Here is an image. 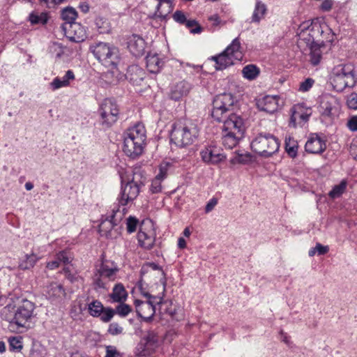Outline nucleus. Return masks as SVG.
Returning a JSON list of instances; mask_svg holds the SVG:
<instances>
[{
  "label": "nucleus",
  "instance_id": "obj_45",
  "mask_svg": "<svg viewBox=\"0 0 357 357\" xmlns=\"http://www.w3.org/2000/svg\"><path fill=\"white\" fill-rule=\"evenodd\" d=\"M252 159V155L250 153H236V155L231 160L232 163H243L245 164Z\"/></svg>",
  "mask_w": 357,
  "mask_h": 357
},
{
  "label": "nucleus",
  "instance_id": "obj_19",
  "mask_svg": "<svg viewBox=\"0 0 357 357\" xmlns=\"http://www.w3.org/2000/svg\"><path fill=\"white\" fill-rule=\"evenodd\" d=\"M191 89L190 84L185 81H181L174 85L169 93L170 98L174 100H178L186 96Z\"/></svg>",
  "mask_w": 357,
  "mask_h": 357
},
{
  "label": "nucleus",
  "instance_id": "obj_14",
  "mask_svg": "<svg viewBox=\"0 0 357 357\" xmlns=\"http://www.w3.org/2000/svg\"><path fill=\"white\" fill-rule=\"evenodd\" d=\"M305 151L313 154H320L326 149V140L323 139L317 134H311L305 143Z\"/></svg>",
  "mask_w": 357,
  "mask_h": 357
},
{
  "label": "nucleus",
  "instance_id": "obj_6",
  "mask_svg": "<svg viewBox=\"0 0 357 357\" xmlns=\"http://www.w3.org/2000/svg\"><path fill=\"white\" fill-rule=\"evenodd\" d=\"M121 178V190L119 202L122 206H126L137 197L140 188L144 185L146 178L142 176V172L137 171L133 173L132 179L126 180L122 175Z\"/></svg>",
  "mask_w": 357,
  "mask_h": 357
},
{
  "label": "nucleus",
  "instance_id": "obj_30",
  "mask_svg": "<svg viewBox=\"0 0 357 357\" xmlns=\"http://www.w3.org/2000/svg\"><path fill=\"white\" fill-rule=\"evenodd\" d=\"M47 294L50 298H60L64 297L66 293L62 284L53 282L47 287Z\"/></svg>",
  "mask_w": 357,
  "mask_h": 357
},
{
  "label": "nucleus",
  "instance_id": "obj_25",
  "mask_svg": "<svg viewBox=\"0 0 357 357\" xmlns=\"http://www.w3.org/2000/svg\"><path fill=\"white\" fill-rule=\"evenodd\" d=\"M159 3L157 6V10L154 13L155 17L164 20L173 9L172 3L173 0H158Z\"/></svg>",
  "mask_w": 357,
  "mask_h": 357
},
{
  "label": "nucleus",
  "instance_id": "obj_17",
  "mask_svg": "<svg viewBox=\"0 0 357 357\" xmlns=\"http://www.w3.org/2000/svg\"><path fill=\"white\" fill-rule=\"evenodd\" d=\"M128 47L134 56H140L145 52L146 43L142 37L134 34L128 38Z\"/></svg>",
  "mask_w": 357,
  "mask_h": 357
},
{
  "label": "nucleus",
  "instance_id": "obj_10",
  "mask_svg": "<svg viewBox=\"0 0 357 357\" xmlns=\"http://www.w3.org/2000/svg\"><path fill=\"white\" fill-rule=\"evenodd\" d=\"M242 58L241 43L238 38H236L224 52L217 56H212L211 60L215 62V69L220 70L233 65L234 60L241 61Z\"/></svg>",
  "mask_w": 357,
  "mask_h": 357
},
{
  "label": "nucleus",
  "instance_id": "obj_21",
  "mask_svg": "<svg viewBox=\"0 0 357 357\" xmlns=\"http://www.w3.org/2000/svg\"><path fill=\"white\" fill-rule=\"evenodd\" d=\"M337 102L332 96H325L322 98L321 107L322 114L327 116L334 115L337 112Z\"/></svg>",
  "mask_w": 357,
  "mask_h": 357
},
{
  "label": "nucleus",
  "instance_id": "obj_32",
  "mask_svg": "<svg viewBox=\"0 0 357 357\" xmlns=\"http://www.w3.org/2000/svg\"><path fill=\"white\" fill-rule=\"evenodd\" d=\"M143 70L137 66H132L129 68L127 78L132 82L133 84H137L140 81L143 80L144 77Z\"/></svg>",
  "mask_w": 357,
  "mask_h": 357
},
{
  "label": "nucleus",
  "instance_id": "obj_52",
  "mask_svg": "<svg viewBox=\"0 0 357 357\" xmlns=\"http://www.w3.org/2000/svg\"><path fill=\"white\" fill-rule=\"evenodd\" d=\"M29 2H33V0H27ZM66 0H38L42 4L46 6L49 8H54L56 6L63 3Z\"/></svg>",
  "mask_w": 357,
  "mask_h": 357
},
{
  "label": "nucleus",
  "instance_id": "obj_54",
  "mask_svg": "<svg viewBox=\"0 0 357 357\" xmlns=\"http://www.w3.org/2000/svg\"><path fill=\"white\" fill-rule=\"evenodd\" d=\"M173 19L178 23L181 24H185L188 21L186 16L184 13L181 10H176L173 14Z\"/></svg>",
  "mask_w": 357,
  "mask_h": 357
},
{
  "label": "nucleus",
  "instance_id": "obj_59",
  "mask_svg": "<svg viewBox=\"0 0 357 357\" xmlns=\"http://www.w3.org/2000/svg\"><path fill=\"white\" fill-rule=\"evenodd\" d=\"M56 257L60 263L62 262L64 264H67L70 261L67 252H60L59 254H57Z\"/></svg>",
  "mask_w": 357,
  "mask_h": 357
},
{
  "label": "nucleus",
  "instance_id": "obj_42",
  "mask_svg": "<svg viewBox=\"0 0 357 357\" xmlns=\"http://www.w3.org/2000/svg\"><path fill=\"white\" fill-rule=\"evenodd\" d=\"M9 349L12 351L20 352L23 348L22 337H10L8 339Z\"/></svg>",
  "mask_w": 357,
  "mask_h": 357
},
{
  "label": "nucleus",
  "instance_id": "obj_4",
  "mask_svg": "<svg viewBox=\"0 0 357 357\" xmlns=\"http://www.w3.org/2000/svg\"><path fill=\"white\" fill-rule=\"evenodd\" d=\"M146 140V130L142 124L137 123L130 128L125 137L123 151L130 158H135L142 152Z\"/></svg>",
  "mask_w": 357,
  "mask_h": 357
},
{
  "label": "nucleus",
  "instance_id": "obj_43",
  "mask_svg": "<svg viewBox=\"0 0 357 357\" xmlns=\"http://www.w3.org/2000/svg\"><path fill=\"white\" fill-rule=\"evenodd\" d=\"M285 149L287 153L291 157L295 158L297 155L298 145L297 142L291 138L285 140Z\"/></svg>",
  "mask_w": 357,
  "mask_h": 357
},
{
  "label": "nucleus",
  "instance_id": "obj_28",
  "mask_svg": "<svg viewBox=\"0 0 357 357\" xmlns=\"http://www.w3.org/2000/svg\"><path fill=\"white\" fill-rule=\"evenodd\" d=\"M127 296V291H126L122 284H116L114 287L112 293L110 295L112 301L117 303L124 302L126 300Z\"/></svg>",
  "mask_w": 357,
  "mask_h": 357
},
{
  "label": "nucleus",
  "instance_id": "obj_48",
  "mask_svg": "<svg viewBox=\"0 0 357 357\" xmlns=\"http://www.w3.org/2000/svg\"><path fill=\"white\" fill-rule=\"evenodd\" d=\"M115 310L110 307H103L102 312L101 315L98 317L100 318V320L103 322H109L114 316Z\"/></svg>",
  "mask_w": 357,
  "mask_h": 357
},
{
  "label": "nucleus",
  "instance_id": "obj_56",
  "mask_svg": "<svg viewBox=\"0 0 357 357\" xmlns=\"http://www.w3.org/2000/svg\"><path fill=\"white\" fill-rule=\"evenodd\" d=\"M168 167V163L161 164L159 167V173L155 176L161 180L165 178L167 176Z\"/></svg>",
  "mask_w": 357,
  "mask_h": 357
},
{
  "label": "nucleus",
  "instance_id": "obj_27",
  "mask_svg": "<svg viewBox=\"0 0 357 357\" xmlns=\"http://www.w3.org/2000/svg\"><path fill=\"white\" fill-rule=\"evenodd\" d=\"M310 50L309 61L313 66H317L321 59L322 52L321 50V45L314 43L312 40Z\"/></svg>",
  "mask_w": 357,
  "mask_h": 357
},
{
  "label": "nucleus",
  "instance_id": "obj_33",
  "mask_svg": "<svg viewBox=\"0 0 357 357\" xmlns=\"http://www.w3.org/2000/svg\"><path fill=\"white\" fill-rule=\"evenodd\" d=\"M266 10V6L261 1H257L252 14V22H259V21L264 17Z\"/></svg>",
  "mask_w": 357,
  "mask_h": 357
},
{
  "label": "nucleus",
  "instance_id": "obj_8",
  "mask_svg": "<svg viewBox=\"0 0 357 357\" xmlns=\"http://www.w3.org/2000/svg\"><path fill=\"white\" fill-rule=\"evenodd\" d=\"M94 56L106 68H115L120 61L119 50L107 43L99 42L91 45Z\"/></svg>",
  "mask_w": 357,
  "mask_h": 357
},
{
  "label": "nucleus",
  "instance_id": "obj_7",
  "mask_svg": "<svg viewBox=\"0 0 357 357\" xmlns=\"http://www.w3.org/2000/svg\"><path fill=\"white\" fill-rule=\"evenodd\" d=\"M356 82L354 66L352 64H340L333 68L331 83L336 91L342 92L347 87H353Z\"/></svg>",
  "mask_w": 357,
  "mask_h": 357
},
{
  "label": "nucleus",
  "instance_id": "obj_22",
  "mask_svg": "<svg viewBox=\"0 0 357 357\" xmlns=\"http://www.w3.org/2000/svg\"><path fill=\"white\" fill-rule=\"evenodd\" d=\"M117 226L115 220V215L107 218L102 220L99 225V232L102 236H105L107 238L112 237V229Z\"/></svg>",
  "mask_w": 357,
  "mask_h": 357
},
{
  "label": "nucleus",
  "instance_id": "obj_60",
  "mask_svg": "<svg viewBox=\"0 0 357 357\" xmlns=\"http://www.w3.org/2000/svg\"><path fill=\"white\" fill-rule=\"evenodd\" d=\"M333 5V0H324L320 8L324 12H328L332 9Z\"/></svg>",
  "mask_w": 357,
  "mask_h": 357
},
{
  "label": "nucleus",
  "instance_id": "obj_18",
  "mask_svg": "<svg viewBox=\"0 0 357 357\" xmlns=\"http://www.w3.org/2000/svg\"><path fill=\"white\" fill-rule=\"evenodd\" d=\"M137 240L141 247L150 250L154 245L155 233L153 229L145 230L141 227L137 234Z\"/></svg>",
  "mask_w": 357,
  "mask_h": 357
},
{
  "label": "nucleus",
  "instance_id": "obj_55",
  "mask_svg": "<svg viewBox=\"0 0 357 357\" xmlns=\"http://www.w3.org/2000/svg\"><path fill=\"white\" fill-rule=\"evenodd\" d=\"M347 105L350 109H357V93H351L347 98Z\"/></svg>",
  "mask_w": 357,
  "mask_h": 357
},
{
  "label": "nucleus",
  "instance_id": "obj_34",
  "mask_svg": "<svg viewBox=\"0 0 357 357\" xmlns=\"http://www.w3.org/2000/svg\"><path fill=\"white\" fill-rule=\"evenodd\" d=\"M31 24H45L48 20V16L46 13L32 12L29 17Z\"/></svg>",
  "mask_w": 357,
  "mask_h": 357
},
{
  "label": "nucleus",
  "instance_id": "obj_46",
  "mask_svg": "<svg viewBox=\"0 0 357 357\" xmlns=\"http://www.w3.org/2000/svg\"><path fill=\"white\" fill-rule=\"evenodd\" d=\"M115 314L121 317H126L131 311V307L126 303H120V304L115 308Z\"/></svg>",
  "mask_w": 357,
  "mask_h": 357
},
{
  "label": "nucleus",
  "instance_id": "obj_50",
  "mask_svg": "<svg viewBox=\"0 0 357 357\" xmlns=\"http://www.w3.org/2000/svg\"><path fill=\"white\" fill-rule=\"evenodd\" d=\"M162 180L157 178L156 176L152 180L151 186H150V191L155 194L158 193L162 191Z\"/></svg>",
  "mask_w": 357,
  "mask_h": 357
},
{
  "label": "nucleus",
  "instance_id": "obj_53",
  "mask_svg": "<svg viewBox=\"0 0 357 357\" xmlns=\"http://www.w3.org/2000/svg\"><path fill=\"white\" fill-rule=\"evenodd\" d=\"M50 86L53 90L58 89L61 87L67 86V80H62L61 77H56L50 83Z\"/></svg>",
  "mask_w": 357,
  "mask_h": 357
},
{
  "label": "nucleus",
  "instance_id": "obj_61",
  "mask_svg": "<svg viewBox=\"0 0 357 357\" xmlns=\"http://www.w3.org/2000/svg\"><path fill=\"white\" fill-rule=\"evenodd\" d=\"M347 126L351 131H357V116L351 117L348 122Z\"/></svg>",
  "mask_w": 357,
  "mask_h": 357
},
{
  "label": "nucleus",
  "instance_id": "obj_57",
  "mask_svg": "<svg viewBox=\"0 0 357 357\" xmlns=\"http://www.w3.org/2000/svg\"><path fill=\"white\" fill-rule=\"evenodd\" d=\"M105 357H122L121 354L113 346H107Z\"/></svg>",
  "mask_w": 357,
  "mask_h": 357
},
{
  "label": "nucleus",
  "instance_id": "obj_26",
  "mask_svg": "<svg viewBox=\"0 0 357 357\" xmlns=\"http://www.w3.org/2000/svg\"><path fill=\"white\" fill-rule=\"evenodd\" d=\"M243 137V135H237L233 133H229L228 132H222V145L228 149H233Z\"/></svg>",
  "mask_w": 357,
  "mask_h": 357
},
{
  "label": "nucleus",
  "instance_id": "obj_15",
  "mask_svg": "<svg viewBox=\"0 0 357 357\" xmlns=\"http://www.w3.org/2000/svg\"><path fill=\"white\" fill-rule=\"evenodd\" d=\"M62 29L66 35L73 41L78 43L84 40L85 31L80 24L73 23H63Z\"/></svg>",
  "mask_w": 357,
  "mask_h": 357
},
{
  "label": "nucleus",
  "instance_id": "obj_9",
  "mask_svg": "<svg viewBox=\"0 0 357 357\" xmlns=\"http://www.w3.org/2000/svg\"><path fill=\"white\" fill-rule=\"evenodd\" d=\"M251 148L259 155L268 158L278 151L280 142L273 135L259 133L252 141Z\"/></svg>",
  "mask_w": 357,
  "mask_h": 357
},
{
  "label": "nucleus",
  "instance_id": "obj_40",
  "mask_svg": "<svg viewBox=\"0 0 357 357\" xmlns=\"http://www.w3.org/2000/svg\"><path fill=\"white\" fill-rule=\"evenodd\" d=\"M347 188V182L342 181L340 184L335 185L333 189L329 192L328 195L332 199L340 197Z\"/></svg>",
  "mask_w": 357,
  "mask_h": 357
},
{
  "label": "nucleus",
  "instance_id": "obj_11",
  "mask_svg": "<svg viewBox=\"0 0 357 357\" xmlns=\"http://www.w3.org/2000/svg\"><path fill=\"white\" fill-rule=\"evenodd\" d=\"M99 113L101 124L106 128H109L118 120L119 107L114 100L106 98L100 105Z\"/></svg>",
  "mask_w": 357,
  "mask_h": 357
},
{
  "label": "nucleus",
  "instance_id": "obj_38",
  "mask_svg": "<svg viewBox=\"0 0 357 357\" xmlns=\"http://www.w3.org/2000/svg\"><path fill=\"white\" fill-rule=\"evenodd\" d=\"M95 26L96 29L100 33H108L110 30L109 22L107 21V20L102 17H98L96 18Z\"/></svg>",
  "mask_w": 357,
  "mask_h": 357
},
{
  "label": "nucleus",
  "instance_id": "obj_5",
  "mask_svg": "<svg viewBox=\"0 0 357 357\" xmlns=\"http://www.w3.org/2000/svg\"><path fill=\"white\" fill-rule=\"evenodd\" d=\"M119 269L116 264L102 258L101 264L97 266L92 276V286L95 290L107 289L109 284L116 279Z\"/></svg>",
  "mask_w": 357,
  "mask_h": 357
},
{
  "label": "nucleus",
  "instance_id": "obj_44",
  "mask_svg": "<svg viewBox=\"0 0 357 357\" xmlns=\"http://www.w3.org/2000/svg\"><path fill=\"white\" fill-rule=\"evenodd\" d=\"M45 352L43 347L40 344H33L28 357H44Z\"/></svg>",
  "mask_w": 357,
  "mask_h": 357
},
{
  "label": "nucleus",
  "instance_id": "obj_29",
  "mask_svg": "<svg viewBox=\"0 0 357 357\" xmlns=\"http://www.w3.org/2000/svg\"><path fill=\"white\" fill-rule=\"evenodd\" d=\"M149 269H151L152 271H158L160 273V275L162 276V283L163 284V286L165 287V284H166V280H165V272L163 271V270L156 264L155 263H147L146 264L144 265L142 267V269H141V276H142V278L139 281V287L142 289V282L144 281V278H143V276L147 273L149 271Z\"/></svg>",
  "mask_w": 357,
  "mask_h": 357
},
{
  "label": "nucleus",
  "instance_id": "obj_51",
  "mask_svg": "<svg viewBox=\"0 0 357 357\" xmlns=\"http://www.w3.org/2000/svg\"><path fill=\"white\" fill-rule=\"evenodd\" d=\"M107 331L112 335H117L123 333V328L118 323L114 322L109 324Z\"/></svg>",
  "mask_w": 357,
  "mask_h": 357
},
{
  "label": "nucleus",
  "instance_id": "obj_63",
  "mask_svg": "<svg viewBox=\"0 0 357 357\" xmlns=\"http://www.w3.org/2000/svg\"><path fill=\"white\" fill-rule=\"evenodd\" d=\"M315 247H316V249H317V252L318 253L319 255H325L329 250L328 246L323 245H321V243H317Z\"/></svg>",
  "mask_w": 357,
  "mask_h": 357
},
{
  "label": "nucleus",
  "instance_id": "obj_1",
  "mask_svg": "<svg viewBox=\"0 0 357 357\" xmlns=\"http://www.w3.org/2000/svg\"><path fill=\"white\" fill-rule=\"evenodd\" d=\"M234 97L231 93H222L216 96L213 101L212 117L217 121H222V132H228L244 136L245 127L243 119L234 114L227 113L233 110Z\"/></svg>",
  "mask_w": 357,
  "mask_h": 357
},
{
  "label": "nucleus",
  "instance_id": "obj_20",
  "mask_svg": "<svg viewBox=\"0 0 357 357\" xmlns=\"http://www.w3.org/2000/svg\"><path fill=\"white\" fill-rule=\"evenodd\" d=\"M299 29L301 30V32L299 33L300 38L303 37L305 35V31L310 30L311 32L313 33V34L312 35L309 33V35L312 38L313 40L314 39V33L316 31L320 33L321 35H322L324 32L326 31H331V29L326 25L321 26L318 23H312L310 22L309 21L302 23L299 26Z\"/></svg>",
  "mask_w": 357,
  "mask_h": 357
},
{
  "label": "nucleus",
  "instance_id": "obj_49",
  "mask_svg": "<svg viewBox=\"0 0 357 357\" xmlns=\"http://www.w3.org/2000/svg\"><path fill=\"white\" fill-rule=\"evenodd\" d=\"M138 220L132 216H130L126 219V229L128 233H132L136 231L138 226Z\"/></svg>",
  "mask_w": 357,
  "mask_h": 357
},
{
  "label": "nucleus",
  "instance_id": "obj_13",
  "mask_svg": "<svg viewBox=\"0 0 357 357\" xmlns=\"http://www.w3.org/2000/svg\"><path fill=\"white\" fill-rule=\"evenodd\" d=\"M289 126H303L309 120L310 113L301 105H295L290 110Z\"/></svg>",
  "mask_w": 357,
  "mask_h": 357
},
{
  "label": "nucleus",
  "instance_id": "obj_58",
  "mask_svg": "<svg viewBox=\"0 0 357 357\" xmlns=\"http://www.w3.org/2000/svg\"><path fill=\"white\" fill-rule=\"evenodd\" d=\"M314 80L312 79L307 78L301 83L299 90L301 91H307L312 86Z\"/></svg>",
  "mask_w": 357,
  "mask_h": 357
},
{
  "label": "nucleus",
  "instance_id": "obj_37",
  "mask_svg": "<svg viewBox=\"0 0 357 357\" xmlns=\"http://www.w3.org/2000/svg\"><path fill=\"white\" fill-rule=\"evenodd\" d=\"M103 305L100 301H93L88 305V311L90 315L94 317H98L101 315L103 310Z\"/></svg>",
  "mask_w": 357,
  "mask_h": 357
},
{
  "label": "nucleus",
  "instance_id": "obj_62",
  "mask_svg": "<svg viewBox=\"0 0 357 357\" xmlns=\"http://www.w3.org/2000/svg\"><path fill=\"white\" fill-rule=\"evenodd\" d=\"M217 204H218L217 198L213 197L211 199H210V201L207 203V204L205 207V212L206 213L211 212L214 208V207L217 205Z\"/></svg>",
  "mask_w": 357,
  "mask_h": 357
},
{
  "label": "nucleus",
  "instance_id": "obj_23",
  "mask_svg": "<svg viewBox=\"0 0 357 357\" xmlns=\"http://www.w3.org/2000/svg\"><path fill=\"white\" fill-rule=\"evenodd\" d=\"M146 68L151 73H158L164 66V61L157 54H148L146 57Z\"/></svg>",
  "mask_w": 357,
  "mask_h": 357
},
{
  "label": "nucleus",
  "instance_id": "obj_24",
  "mask_svg": "<svg viewBox=\"0 0 357 357\" xmlns=\"http://www.w3.org/2000/svg\"><path fill=\"white\" fill-rule=\"evenodd\" d=\"M278 99L275 96H267L258 103L261 110L272 114L278 109Z\"/></svg>",
  "mask_w": 357,
  "mask_h": 357
},
{
  "label": "nucleus",
  "instance_id": "obj_39",
  "mask_svg": "<svg viewBox=\"0 0 357 357\" xmlns=\"http://www.w3.org/2000/svg\"><path fill=\"white\" fill-rule=\"evenodd\" d=\"M77 16V13L75 9L73 8H64L61 13V17L63 20L65 21L64 23H73Z\"/></svg>",
  "mask_w": 357,
  "mask_h": 357
},
{
  "label": "nucleus",
  "instance_id": "obj_12",
  "mask_svg": "<svg viewBox=\"0 0 357 357\" xmlns=\"http://www.w3.org/2000/svg\"><path fill=\"white\" fill-rule=\"evenodd\" d=\"M144 295L150 298H153L155 301L149 300L147 301H142L139 300L135 301V305L136 312L139 317L144 319H151L155 314V307L154 303L158 304L161 303L162 297L152 296L149 293H144Z\"/></svg>",
  "mask_w": 357,
  "mask_h": 357
},
{
  "label": "nucleus",
  "instance_id": "obj_2",
  "mask_svg": "<svg viewBox=\"0 0 357 357\" xmlns=\"http://www.w3.org/2000/svg\"><path fill=\"white\" fill-rule=\"evenodd\" d=\"M35 304L27 300L17 301V304L9 303L1 310V318L9 323V329L23 333L29 328V322L33 317Z\"/></svg>",
  "mask_w": 357,
  "mask_h": 357
},
{
  "label": "nucleus",
  "instance_id": "obj_36",
  "mask_svg": "<svg viewBox=\"0 0 357 357\" xmlns=\"http://www.w3.org/2000/svg\"><path fill=\"white\" fill-rule=\"evenodd\" d=\"M242 73L245 78L253 80L259 75V69L256 66L250 64L243 68Z\"/></svg>",
  "mask_w": 357,
  "mask_h": 357
},
{
  "label": "nucleus",
  "instance_id": "obj_31",
  "mask_svg": "<svg viewBox=\"0 0 357 357\" xmlns=\"http://www.w3.org/2000/svg\"><path fill=\"white\" fill-rule=\"evenodd\" d=\"M154 351L155 350L142 339L135 348V354L137 357H146L151 356Z\"/></svg>",
  "mask_w": 357,
  "mask_h": 357
},
{
  "label": "nucleus",
  "instance_id": "obj_41",
  "mask_svg": "<svg viewBox=\"0 0 357 357\" xmlns=\"http://www.w3.org/2000/svg\"><path fill=\"white\" fill-rule=\"evenodd\" d=\"M142 340L154 350H155L158 346V336L154 331H149Z\"/></svg>",
  "mask_w": 357,
  "mask_h": 357
},
{
  "label": "nucleus",
  "instance_id": "obj_47",
  "mask_svg": "<svg viewBox=\"0 0 357 357\" xmlns=\"http://www.w3.org/2000/svg\"><path fill=\"white\" fill-rule=\"evenodd\" d=\"M185 25L187 28L190 29V33L194 34L200 33L203 31V28L195 20H188Z\"/></svg>",
  "mask_w": 357,
  "mask_h": 357
},
{
  "label": "nucleus",
  "instance_id": "obj_3",
  "mask_svg": "<svg viewBox=\"0 0 357 357\" xmlns=\"http://www.w3.org/2000/svg\"><path fill=\"white\" fill-rule=\"evenodd\" d=\"M198 135L199 129L196 123L190 120L178 121L173 125L171 142L179 147H185L191 145Z\"/></svg>",
  "mask_w": 357,
  "mask_h": 357
},
{
  "label": "nucleus",
  "instance_id": "obj_16",
  "mask_svg": "<svg viewBox=\"0 0 357 357\" xmlns=\"http://www.w3.org/2000/svg\"><path fill=\"white\" fill-rule=\"evenodd\" d=\"M202 160L206 162L215 164L222 160L225 155L220 148L210 146L201 151Z\"/></svg>",
  "mask_w": 357,
  "mask_h": 357
},
{
  "label": "nucleus",
  "instance_id": "obj_64",
  "mask_svg": "<svg viewBox=\"0 0 357 357\" xmlns=\"http://www.w3.org/2000/svg\"><path fill=\"white\" fill-rule=\"evenodd\" d=\"M61 79L65 81L67 80V86H68L70 81L75 79L74 73L70 70H68Z\"/></svg>",
  "mask_w": 357,
  "mask_h": 357
},
{
  "label": "nucleus",
  "instance_id": "obj_35",
  "mask_svg": "<svg viewBox=\"0 0 357 357\" xmlns=\"http://www.w3.org/2000/svg\"><path fill=\"white\" fill-rule=\"evenodd\" d=\"M38 260V257L33 253L26 255L25 259L22 260L19 264V267L22 270H28L33 268Z\"/></svg>",
  "mask_w": 357,
  "mask_h": 357
}]
</instances>
